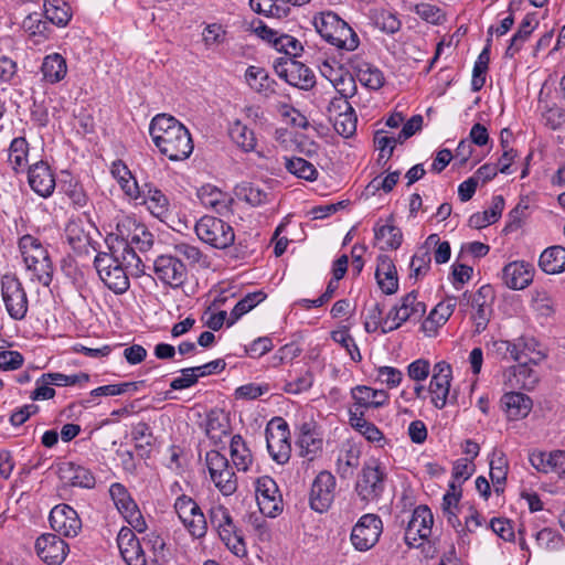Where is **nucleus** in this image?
Listing matches in <instances>:
<instances>
[{
    "label": "nucleus",
    "instance_id": "nucleus-1",
    "mask_svg": "<svg viewBox=\"0 0 565 565\" xmlns=\"http://www.w3.org/2000/svg\"><path fill=\"white\" fill-rule=\"evenodd\" d=\"M149 134L160 153L171 161L185 160L193 151L190 131L171 115L154 116L149 126Z\"/></svg>",
    "mask_w": 565,
    "mask_h": 565
},
{
    "label": "nucleus",
    "instance_id": "nucleus-2",
    "mask_svg": "<svg viewBox=\"0 0 565 565\" xmlns=\"http://www.w3.org/2000/svg\"><path fill=\"white\" fill-rule=\"evenodd\" d=\"M313 25L321 38L340 50L351 52L360 44L353 29L333 12H322L315 17Z\"/></svg>",
    "mask_w": 565,
    "mask_h": 565
},
{
    "label": "nucleus",
    "instance_id": "nucleus-3",
    "mask_svg": "<svg viewBox=\"0 0 565 565\" xmlns=\"http://www.w3.org/2000/svg\"><path fill=\"white\" fill-rule=\"evenodd\" d=\"M19 249L26 269L32 271L40 284L47 287L52 282L53 264L41 241L29 234L24 235L19 241Z\"/></svg>",
    "mask_w": 565,
    "mask_h": 565
},
{
    "label": "nucleus",
    "instance_id": "nucleus-4",
    "mask_svg": "<svg viewBox=\"0 0 565 565\" xmlns=\"http://www.w3.org/2000/svg\"><path fill=\"white\" fill-rule=\"evenodd\" d=\"M387 473L379 459L364 462L355 482V492L364 502L379 501L386 486Z\"/></svg>",
    "mask_w": 565,
    "mask_h": 565
},
{
    "label": "nucleus",
    "instance_id": "nucleus-5",
    "mask_svg": "<svg viewBox=\"0 0 565 565\" xmlns=\"http://www.w3.org/2000/svg\"><path fill=\"white\" fill-rule=\"evenodd\" d=\"M194 230L202 242L218 249L227 248L235 239L233 227L215 216H202L196 222Z\"/></svg>",
    "mask_w": 565,
    "mask_h": 565
},
{
    "label": "nucleus",
    "instance_id": "nucleus-6",
    "mask_svg": "<svg viewBox=\"0 0 565 565\" xmlns=\"http://www.w3.org/2000/svg\"><path fill=\"white\" fill-rule=\"evenodd\" d=\"M179 520L191 537L200 540L207 533V520L200 505L191 497L181 494L173 504Z\"/></svg>",
    "mask_w": 565,
    "mask_h": 565
},
{
    "label": "nucleus",
    "instance_id": "nucleus-7",
    "mask_svg": "<svg viewBox=\"0 0 565 565\" xmlns=\"http://www.w3.org/2000/svg\"><path fill=\"white\" fill-rule=\"evenodd\" d=\"M94 266L102 281L108 289L121 295L129 289L127 270L108 253L100 252L95 256Z\"/></svg>",
    "mask_w": 565,
    "mask_h": 565
},
{
    "label": "nucleus",
    "instance_id": "nucleus-8",
    "mask_svg": "<svg viewBox=\"0 0 565 565\" xmlns=\"http://www.w3.org/2000/svg\"><path fill=\"white\" fill-rule=\"evenodd\" d=\"M1 296L6 310L13 320L25 318L29 308L28 296L20 279L14 274L1 277Z\"/></svg>",
    "mask_w": 565,
    "mask_h": 565
},
{
    "label": "nucleus",
    "instance_id": "nucleus-9",
    "mask_svg": "<svg viewBox=\"0 0 565 565\" xmlns=\"http://www.w3.org/2000/svg\"><path fill=\"white\" fill-rule=\"evenodd\" d=\"M288 424L281 417L273 418L266 427V444L271 458L279 465L286 463L291 454Z\"/></svg>",
    "mask_w": 565,
    "mask_h": 565
},
{
    "label": "nucleus",
    "instance_id": "nucleus-10",
    "mask_svg": "<svg viewBox=\"0 0 565 565\" xmlns=\"http://www.w3.org/2000/svg\"><path fill=\"white\" fill-rule=\"evenodd\" d=\"M426 307L417 300V292L411 291L405 295L401 303L391 309L384 320L383 333H388L398 329L405 321L425 313Z\"/></svg>",
    "mask_w": 565,
    "mask_h": 565
},
{
    "label": "nucleus",
    "instance_id": "nucleus-11",
    "mask_svg": "<svg viewBox=\"0 0 565 565\" xmlns=\"http://www.w3.org/2000/svg\"><path fill=\"white\" fill-rule=\"evenodd\" d=\"M157 278L171 288L182 287L188 280L186 265L175 255H160L153 262Z\"/></svg>",
    "mask_w": 565,
    "mask_h": 565
},
{
    "label": "nucleus",
    "instance_id": "nucleus-12",
    "mask_svg": "<svg viewBox=\"0 0 565 565\" xmlns=\"http://www.w3.org/2000/svg\"><path fill=\"white\" fill-rule=\"evenodd\" d=\"M337 481L334 476L329 471H321L313 479L310 493H309V505L318 512H327L335 497Z\"/></svg>",
    "mask_w": 565,
    "mask_h": 565
},
{
    "label": "nucleus",
    "instance_id": "nucleus-13",
    "mask_svg": "<svg viewBox=\"0 0 565 565\" xmlns=\"http://www.w3.org/2000/svg\"><path fill=\"white\" fill-rule=\"evenodd\" d=\"M256 500L259 511L269 518L282 512V497L276 481L269 476H262L256 480Z\"/></svg>",
    "mask_w": 565,
    "mask_h": 565
},
{
    "label": "nucleus",
    "instance_id": "nucleus-14",
    "mask_svg": "<svg viewBox=\"0 0 565 565\" xmlns=\"http://www.w3.org/2000/svg\"><path fill=\"white\" fill-rule=\"evenodd\" d=\"M543 359L544 355L541 352H536L533 356H530L526 351V358L516 361V365L505 371V384L511 388L532 390L537 383L539 377L530 364H537Z\"/></svg>",
    "mask_w": 565,
    "mask_h": 565
},
{
    "label": "nucleus",
    "instance_id": "nucleus-15",
    "mask_svg": "<svg viewBox=\"0 0 565 565\" xmlns=\"http://www.w3.org/2000/svg\"><path fill=\"white\" fill-rule=\"evenodd\" d=\"M433 374L428 386L431 404L443 409L448 402L450 395V383L452 380V369L446 361L437 362L433 367Z\"/></svg>",
    "mask_w": 565,
    "mask_h": 565
},
{
    "label": "nucleus",
    "instance_id": "nucleus-16",
    "mask_svg": "<svg viewBox=\"0 0 565 565\" xmlns=\"http://www.w3.org/2000/svg\"><path fill=\"white\" fill-rule=\"evenodd\" d=\"M382 533V520L375 514H364L353 526L351 542L359 551L373 547Z\"/></svg>",
    "mask_w": 565,
    "mask_h": 565
},
{
    "label": "nucleus",
    "instance_id": "nucleus-17",
    "mask_svg": "<svg viewBox=\"0 0 565 565\" xmlns=\"http://www.w3.org/2000/svg\"><path fill=\"white\" fill-rule=\"evenodd\" d=\"M115 241L128 243L131 248L138 252H147L153 245V235L142 224H137L130 218L117 224Z\"/></svg>",
    "mask_w": 565,
    "mask_h": 565
},
{
    "label": "nucleus",
    "instance_id": "nucleus-18",
    "mask_svg": "<svg viewBox=\"0 0 565 565\" xmlns=\"http://www.w3.org/2000/svg\"><path fill=\"white\" fill-rule=\"evenodd\" d=\"M275 70L279 77L300 89L308 90L316 84L315 73L307 65L292 58L279 62Z\"/></svg>",
    "mask_w": 565,
    "mask_h": 565
},
{
    "label": "nucleus",
    "instance_id": "nucleus-19",
    "mask_svg": "<svg viewBox=\"0 0 565 565\" xmlns=\"http://www.w3.org/2000/svg\"><path fill=\"white\" fill-rule=\"evenodd\" d=\"M434 516L427 505L417 507L412 514L405 530V543L408 546L417 547L418 541L426 540L431 534Z\"/></svg>",
    "mask_w": 565,
    "mask_h": 565
},
{
    "label": "nucleus",
    "instance_id": "nucleus-20",
    "mask_svg": "<svg viewBox=\"0 0 565 565\" xmlns=\"http://www.w3.org/2000/svg\"><path fill=\"white\" fill-rule=\"evenodd\" d=\"M38 556L47 565H61L68 552V544L58 535L44 533L35 541Z\"/></svg>",
    "mask_w": 565,
    "mask_h": 565
},
{
    "label": "nucleus",
    "instance_id": "nucleus-21",
    "mask_svg": "<svg viewBox=\"0 0 565 565\" xmlns=\"http://www.w3.org/2000/svg\"><path fill=\"white\" fill-rule=\"evenodd\" d=\"M50 525L58 535L75 537L82 530L77 512L67 504L55 505L50 513Z\"/></svg>",
    "mask_w": 565,
    "mask_h": 565
},
{
    "label": "nucleus",
    "instance_id": "nucleus-22",
    "mask_svg": "<svg viewBox=\"0 0 565 565\" xmlns=\"http://www.w3.org/2000/svg\"><path fill=\"white\" fill-rule=\"evenodd\" d=\"M296 445L299 455L310 461L322 451L323 439L315 422H305L299 426Z\"/></svg>",
    "mask_w": 565,
    "mask_h": 565
},
{
    "label": "nucleus",
    "instance_id": "nucleus-23",
    "mask_svg": "<svg viewBox=\"0 0 565 565\" xmlns=\"http://www.w3.org/2000/svg\"><path fill=\"white\" fill-rule=\"evenodd\" d=\"M28 182L31 189L42 198H50L55 189V175L45 161H39L29 167Z\"/></svg>",
    "mask_w": 565,
    "mask_h": 565
},
{
    "label": "nucleus",
    "instance_id": "nucleus-24",
    "mask_svg": "<svg viewBox=\"0 0 565 565\" xmlns=\"http://www.w3.org/2000/svg\"><path fill=\"white\" fill-rule=\"evenodd\" d=\"M117 544L127 565H147L146 553L131 529L122 527L119 531Z\"/></svg>",
    "mask_w": 565,
    "mask_h": 565
},
{
    "label": "nucleus",
    "instance_id": "nucleus-25",
    "mask_svg": "<svg viewBox=\"0 0 565 565\" xmlns=\"http://www.w3.org/2000/svg\"><path fill=\"white\" fill-rule=\"evenodd\" d=\"M110 253L114 259H116L120 265L127 270L128 274L135 277H139L145 274V264L141 257L138 255L135 248H131L128 243L122 241H115L109 246Z\"/></svg>",
    "mask_w": 565,
    "mask_h": 565
},
{
    "label": "nucleus",
    "instance_id": "nucleus-26",
    "mask_svg": "<svg viewBox=\"0 0 565 565\" xmlns=\"http://www.w3.org/2000/svg\"><path fill=\"white\" fill-rule=\"evenodd\" d=\"M60 479L70 486L92 489L96 484V479L92 471L84 466L73 461H64L58 465Z\"/></svg>",
    "mask_w": 565,
    "mask_h": 565
},
{
    "label": "nucleus",
    "instance_id": "nucleus-27",
    "mask_svg": "<svg viewBox=\"0 0 565 565\" xmlns=\"http://www.w3.org/2000/svg\"><path fill=\"white\" fill-rule=\"evenodd\" d=\"M149 212L162 222L170 216V202L167 195L151 183L140 186V198Z\"/></svg>",
    "mask_w": 565,
    "mask_h": 565
},
{
    "label": "nucleus",
    "instance_id": "nucleus-28",
    "mask_svg": "<svg viewBox=\"0 0 565 565\" xmlns=\"http://www.w3.org/2000/svg\"><path fill=\"white\" fill-rule=\"evenodd\" d=\"M533 267L525 262H512L502 269L504 285L513 290L526 288L533 280Z\"/></svg>",
    "mask_w": 565,
    "mask_h": 565
},
{
    "label": "nucleus",
    "instance_id": "nucleus-29",
    "mask_svg": "<svg viewBox=\"0 0 565 565\" xmlns=\"http://www.w3.org/2000/svg\"><path fill=\"white\" fill-rule=\"evenodd\" d=\"M349 64L363 86L377 90L384 85L385 78L383 72L379 67L364 62L358 56L351 57L349 60Z\"/></svg>",
    "mask_w": 565,
    "mask_h": 565
},
{
    "label": "nucleus",
    "instance_id": "nucleus-30",
    "mask_svg": "<svg viewBox=\"0 0 565 565\" xmlns=\"http://www.w3.org/2000/svg\"><path fill=\"white\" fill-rule=\"evenodd\" d=\"M330 105L334 109L342 110L334 118L335 131L344 138L351 137L356 130L358 121L353 107L345 99L337 98H333Z\"/></svg>",
    "mask_w": 565,
    "mask_h": 565
},
{
    "label": "nucleus",
    "instance_id": "nucleus-31",
    "mask_svg": "<svg viewBox=\"0 0 565 565\" xmlns=\"http://www.w3.org/2000/svg\"><path fill=\"white\" fill-rule=\"evenodd\" d=\"M375 278L381 290L386 295H393L398 289L397 270L393 260L386 256L381 255L377 258V266L375 270Z\"/></svg>",
    "mask_w": 565,
    "mask_h": 565
},
{
    "label": "nucleus",
    "instance_id": "nucleus-32",
    "mask_svg": "<svg viewBox=\"0 0 565 565\" xmlns=\"http://www.w3.org/2000/svg\"><path fill=\"white\" fill-rule=\"evenodd\" d=\"M501 404L510 420H519L526 417L533 406L532 399L519 392L505 393L501 398Z\"/></svg>",
    "mask_w": 565,
    "mask_h": 565
},
{
    "label": "nucleus",
    "instance_id": "nucleus-33",
    "mask_svg": "<svg viewBox=\"0 0 565 565\" xmlns=\"http://www.w3.org/2000/svg\"><path fill=\"white\" fill-rule=\"evenodd\" d=\"M42 81L54 85L60 83L67 75V63L60 53H51L44 56L40 67Z\"/></svg>",
    "mask_w": 565,
    "mask_h": 565
},
{
    "label": "nucleus",
    "instance_id": "nucleus-34",
    "mask_svg": "<svg viewBox=\"0 0 565 565\" xmlns=\"http://www.w3.org/2000/svg\"><path fill=\"white\" fill-rule=\"evenodd\" d=\"M438 242L437 234H430L424 244L418 247L411 260L412 277L419 278L425 276L430 269L431 245Z\"/></svg>",
    "mask_w": 565,
    "mask_h": 565
},
{
    "label": "nucleus",
    "instance_id": "nucleus-35",
    "mask_svg": "<svg viewBox=\"0 0 565 565\" xmlns=\"http://www.w3.org/2000/svg\"><path fill=\"white\" fill-rule=\"evenodd\" d=\"M539 22L534 13H527L522 20L518 31L510 40V44L505 50V57L512 58L522 49L523 44L529 40L532 32L536 29Z\"/></svg>",
    "mask_w": 565,
    "mask_h": 565
},
{
    "label": "nucleus",
    "instance_id": "nucleus-36",
    "mask_svg": "<svg viewBox=\"0 0 565 565\" xmlns=\"http://www.w3.org/2000/svg\"><path fill=\"white\" fill-rule=\"evenodd\" d=\"M235 194L239 200L247 202L252 206H259L271 200V192L267 188L250 182H242L236 185Z\"/></svg>",
    "mask_w": 565,
    "mask_h": 565
},
{
    "label": "nucleus",
    "instance_id": "nucleus-37",
    "mask_svg": "<svg viewBox=\"0 0 565 565\" xmlns=\"http://www.w3.org/2000/svg\"><path fill=\"white\" fill-rule=\"evenodd\" d=\"M111 174L118 181L126 195L134 200L140 198V186L122 161L118 160L113 163Z\"/></svg>",
    "mask_w": 565,
    "mask_h": 565
},
{
    "label": "nucleus",
    "instance_id": "nucleus-38",
    "mask_svg": "<svg viewBox=\"0 0 565 565\" xmlns=\"http://www.w3.org/2000/svg\"><path fill=\"white\" fill-rule=\"evenodd\" d=\"M539 265L546 274H559L565 270V248L551 246L540 256Z\"/></svg>",
    "mask_w": 565,
    "mask_h": 565
},
{
    "label": "nucleus",
    "instance_id": "nucleus-39",
    "mask_svg": "<svg viewBox=\"0 0 565 565\" xmlns=\"http://www.w3.org/2000/svg\"><path fill=\"white\" fill-rule=\"evenodd\" d=\"M177 257H182L188 262V265L193 268H209L210 259L198 246L191 245L185 242H180L173 245Z\"/></svg>",
    "mask_w": 565,
    "mask_h": 565
},
{
    "label": "nucleus",
    "instance_id": "nucleus-40",
    "mask_svg": "<svg viewBox=\"0 0 565 565\" xmlns=\"http://www.w3.org/2000/svg\"><path fill=\"white\" fill-rule=\"evenodd\" d=\"M217 534L220 540L234 555L243 557L247 554L244 533L236 524L220 530Z\"/></svg>",
    "mask_w": 565,
    "mask_h": 565
},
{
    "label": "nucleus",
    "instance_id": "nucleus-41",
    "mask_svg": "<svg viewBox=\"0 0 565 565\" xmlns=\"http://www.w3.org/2000/svg\"><path fill=\"white\" fill-rule=\"evenodd\" d=\"M526 350H529L526 343L521 345L520 342L512 343L507 340H495L490 344L491 353L502 360L521 361L523 358H526Z\"/></svg>",
    "mask_w": 565,
    "mask_h": 565
},
{
    "label": "nucleus",
    "instance_id": "nucleus-42",
    "mask_svg": "<svg viewBox=\"0 0 565 565\" xmlns=\"http://www.w3.org/2000/svg\"><path fill=\"white\" fill-rule=\"evenodd\" d=\"M374 236L382 250L397 249L403 239L401 230L393 224L374 226Z\"/></svg>",
    "mask_w": 565,
    "mask_h": 565
},
{
    "label": "nucleus",
    "instance_id": "nucleus-43",
    "mask_svg": "<svg viewBox=\"0 0 565 565\" xmlns=\"http://www.w3.org/2000/svg\"><path fill=\"white\" fill-rule=\"evenodd\" d=\"M508 469L509 466L505 455L500 450H493L492 458L490 460V478L497 493L504 490Z\"/></svg>",
    "mask_w": 565,
    "mask_h": 565
},
{
    "label": "nucleus",
    "instance_id": "nucleus-44",
    "mask_svg": "<svg viewBox=\"0 0 565 565\" xmlns=\"http://www.w3.org/2000/svg\"><path fill=\"white\" fill-rule=\"evenodd\" d=\"M228 135L243 151L250 152L255 150L257 140L255 134L241 120H235L228 128Z\"/></svg>",
    "mask_w": 565,
    "mask_h": 565
},
{
    "label": "nucleus",
    "instance_id": "nucleus-45",
    "mask_svg": "<svg viewBox=\"0 0 565 565\" xmlns=\"http://www.w3.org/2000/svg\"><path fill=\"white\" fill-rule=\"evenodd\" d=\"M286 170L298 179L312 182L318 179L317 168L308 160L300 157H284Z\"/></svg>",
    "mask_w": 565,
    "mask_h": 565
},
{
    "label": "nucleus",
    "instance_id": "nucleus-46",
    "mask_svg": "<svg viewBox=\"0 0 565 565\" xmlns=\"http://www.w3.org/2000/svg\"><path fill=\"white\" fill-rule=\"evenodd\" d=\"M29 142L24 137L14 138L9 147V163L15 172L28 166Z\"/></svg>",
    "mask_w": 565,
    "mask_h": 565
},
{
    "label": "nucleus",
    "instance_id": "nucleus-47",
    "mask_svg": "<svg viewBox=\"0 0 565 565\" xmlns=\"http://www.w3.org/2000/svg\"><path fill=\"white\" fill-rule=\"evenodd\" d=\"M43 8L45 19L57 26H65L72 18L68 2H43Z\"/></svg>",
    "mask_w": 565,
    "mask_h": 565
},
{
    "label": "nucleus",
    "instance_id": "nucleus-48",
    "mask_svg": "<svg viewBox=\"0 0 565 565\" xmlns=\"http://www.w3.org/2000/svg\"><path fill=\"white\" fill-rule=\"evenodd\" d=\"M231 457L237 470L246 471L252 463V454L241 435H234L231 439Z\"/></svg>",
    "mask_w": 565,
    "mask_h": 565
},
{
    "label": "nucleus",
    "instance_id": "nucleus-49",
    "mask_svg": "<svg viewBox=\"0 0 565 565\" xmlns=\"http://www.w3.org/2000/svg\"><path fill=\"white\" fill-rule=\"evenodd\" d=\"M245 78L254 90L265 95L274 93V88L271 87L274 81L269 78L268 74L263 68L249 66L246 70Z\"/></svg>",
    "mask_w": 565,
    "mask_h": 565
},
{
    "label": "nucleus",
    "instance_id": "nucleus-50",
    "mask_svg": "<svg viewBox=\"0 0 565 565\" xmlns=\"http://www.w3.org/2000/svg\"><path fill=\"white\" fill-rule=\"evenodd\" d=\"M371 20L377 29L387 34L396 33L402 25L396 14L387 10H374Z\"/></svg>",
    "mask_w": 565,
    "mask_h": 565
},
{
    "label": "nucleus",
    "instance_id": "nucleus-51",
    "mask_svg": "<svg viewBox=\"0 0 565 565\" xmlns=\"http://www.w3.org/2000/svg\"><path fill=\"white\" fill-rule=\"evenodd\" d=\"M264 299H265V295L262 291L252 292V294L246 295L233 308V310L230 315V318L227 320V326L228 327L233 326L242 316L249 312L254 307H256Z\"/></svg>",
    "mask_w": 565,
    "mask_h": 565
},
{
    "label": "nucleus",
    "instance_id": "nucleus-52",
    "mask_svg": "<svg viewBox=\"0 0 565 565\" xmlns=\"http://www.w3.org/2000/svg\"><path fill=\"white\" fill-rule=\"evenodd\" d=\"M457 305V298L454 296L446 297L438 302L428 316L426 323H435L436 326L445 324L451 317Z\"/></svg>",
    "mask_w": 565,
    "mask_h": 565
},
{
    "label": "nucleus",
    "instance_id": "nucleus-53",
    "mask_svg": "<svg viewBox=\"0 0 565 565\" xmlns=\"http://www.w3.org/2000/svg\"><path fill=\"white\" fill-rule=\"evenodd\" d=\"M228 434V422L226 417L218 412H211L206 422V435L215 440L221 441L223 436Z\"/></svg>",
    "mask_w": 565,
    "mask_h": 565
},
{
    "label": "nucleus",
    "instance_id": "nucleus-54",
    "mask_svg": "<svg viewBox=\"0 0 565 565\" xmlns=\"http://www.w3.org/2000/svg\"><path fill=\"white\" fill-rule=\"evenodd\" d=\"M109 494L121 515L137 505L126 487L121 483H113L109 488Z\"/></svg>",
    "mask_w": 565,
    "mask_h": 565
},
{
    "label": "nucleus",
    "instance_id": "nucleus-55",
    "mask_svg": "<svg viewBox=\"0 0 565 565\" xmlns=\"http://www.w3.org/2000/svg\"><path fill=\"white\" fill-rule=\"evenodd\" d=\"M289 2H281L278 4L277 2H249V6L253 11L258 14H263L267 18H286L289 14L290 8L288 7Z\"/></svg>",
    "mask_w": 565,
    "mask_h": 565
},
{
    "label": "nucleus",
    "instance_id": "nucleus-56",
    "mask_svg": "<svg viewBox=\"0 0 565 565\" xmlns=\"http://www.w3.org/2000/svg\"><path fill=\"white\" fill-rule=\"evenodd\" d=\"M209 519L211 525L218 532L224 527L235 525L230 510L223 504H214L209 510Z\"/></svg>",
    "mask_w": 565,
    "mask_h": 565
},
{
    "label": "nucleus",
    "instance_id": "nucleus-57",
    "mask_svg": "<svg viewBox=\"0 0 565 565\" xmlns=\"http://www.w3.org/2000/svg\"><path fill=\"white\" fill-rule=\"evenodd\" d=\"M198 196L204 206L216 210L218 206H225V194L214 185L205 184L201 186L198 191Z\"/></svg>",
    "mask_w": 565,
    "mask_h": 565
},
{
    "label": "nucleus",
    "instance_id": "nucleus-58",
    "mask_svg": "<svg viewBox=\"0 0 565 565\" xmlns=\"http://www.w3.org/2000/svg\"><path fill=\"white\" fill-rule=\"evenodd\" d=\"M46 380L52 381V384L55 386H74V385H83L89 381V375L87 373L79 372L77 374L66 375L58 372H50L44 373Z\"/></svg>",
    "mask_w": 565,
    "mask_h": 565
},
{
    "label": "nucleus",
    "instance_id": "nucleus-59",
    "mask_svg": "<svg viewBox=\"0 0 565 565\" xmlns=\"http://www.w3.org/2000/svg\"><path fill=\"white\" fill-rule=\"evenodd\" d=\"M414 9L415 12L428 23L440 24L445 20V14L441 9L430 2H417Z\"/></svg>",
    "mask_w": 565,
    "mask_h": 565
},
{
    "label": "nucleus",
    "instance_id": "nucleus-60",
    "mask_svg": "<svg viewBox=\"0 0 565 565\" xmlns=\"http://www.w3.org/2000/svg\"><path fill=\"white\" fill-rule=\"evenodd\" d=\"M205 461L212 480L231 467L227 458L217 450L207 451Z\"/></svg>",
    "mask_w": 565,
    "mask_h": 565
},
{
    "label": "nucleus",
    "instance_id": "nucleus-61",
    "mask_svg": "<svg viewBox=\"0 0 565 565\" xmlns=\"http://www.w3.org/2000/svg\"><path fill=\"white\" fill-rule=\"evenodd\" d=\"M332 86L340 95V97H335L337 99H345L348 102V99L353 97L356 93L355 79L349 71L332 83Z\"/></svg>",
    "mask_w": 565,
    "mask_h": 565
},
{
    "label": "nucleus",
    "instance_id": "nucleus-62",
    "mask_svg": "<svg viewBox=\"0 0 565 565\" xmlns=\"http://www.w3.org/2000/svg\"><path fill=\"white\" fill-rule=\"evenodd\" d=\"M332 339L347 350L354 362H360L362 360L360 349L353 337L348 331H334L332 332Z\"/></svg>",
    "mask_w": 565,
    "mask_h": 565
},
{
    "label": "nucleus",
    "instance_id": "nucleus-63",
    "mask_svg": "<svg viewBox=\"0 0 565 565\" xmlns=\"http://www.w3.org/2000/svg\"><path fill=\"white\" fill-rule=\"evenodd\" d=\"M215 487L221 491L224 495L233 494L237 489V480L235 478V472L232 467L218 473L215 477V480H212Z\"/></svg>",
    "mask_w": 565,
    "mask_h": 565
},
{
    "label": "nucleus",
    "instance_id": "nucleus-64",
    "mask_svg": "<svg viewBox=\"0 0 565 565\" xmlns=\"http://www.w3.org/2000/svg\"><path fill=\"white\" fill-rule=\"evenodd\" d=\"M275 49L289 56H298L302 51L301 42L288 34H280L275 41Z\"/></svg>",
    "mask_w": 565,
    "mask_h": 565
}]
</instances>
